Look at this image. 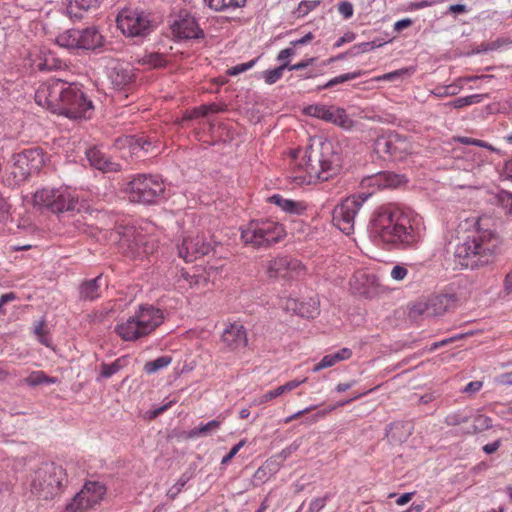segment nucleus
<instances>
[{
    "instance_id": "nucleus-60",
    "label": "nucleus",
    "mask_w": 512,
    "mask_h": 512,
    "mask_svg": "<svg viewBox=\"0 0 512 512\" xmlns=\"http://www.w3.org/2000/svg\"><path fill=\"white\" fill-rule=\"evenodd\" d=\"M356 39V34L354 32L348 31L344 33L342 37H340L334 44L335 48L341 47L345 43H350Z\"/></svg>"
},
{
    "instance_id": "nucleus-10",
    "label": "nucleus",
    "mask_w": 512,
    "mask_h": 512,
    "mask_svg": "<svg viewBox=\"0 0 512 512\" xmlns=\"http://www.w3.org/2000/svg\"><path fill=\"white\" fill-rule=\"evenodd\" d=\"M34 202L50 209L53 213L72 212L79 210L78 198L67 190L44 188L34 194Z\"/></svg>"
},
{
    "instance_id": "nucleus-34",
    "label": "nucleus",
    "mask_w": 512,
    "mask_h": 512,
    "mask_svg": "<svg viewBox=\"0 0 512 512\" xmlns=\"http://www.w3.org/2000/svg\"><path fill=\"white\" fill-rule=\"evenodd\" d=\"M24 382L30 387H36L41 384H54L57 378L46 375L43 371H33L24 379Z\"/></svg>"
},
{
    "instance_id": "nucleus-45",
    "label": "nucleus",
    "mask_w": 512,
    "mask_h": 512,
    "mask_svg": "<svg viewBox=\"0 0 512 512\" xmlns=\"http://www.w3.org/2000/svg\"><path fill=\"white\" fill-rule=\"evenodd\" d=\"M382 45L383 43L377 40H373L370 42H362L353 46V48L351 49V55L369 52L375 48L381 47Z\"/></svg>"
},
{
    "instance_id": "nucleus-32",
    "label": "nucleus",
    "mask_w": 512,
    "mask_h": 512,
    "mask_svg": "<svg viewBox=\"0 0 512 512\" xmlns=\"http://www.w3.org/2000/svg\"><path fill=\"white\" fill-rule=\"evenodd\" d=\"M78 29H69L56 37V43L64 48L79 49Z\"/></svg>"
},
{
    "instance_id": "nucleus-33",
    "label": "nucleus",
    "mask_w": 512,
    "mask_h": 512,
    "mask_svg": "<svg viewBox=\"0 0 512 512\" xmlns=\"http://www.w3.org/2000/svg\"><path fill=\"white\" fill-rule=\"evenodd\" d=\"M221 421L218 419L211 420L205 424H200L198 427L193 428L189 431V438H198L200 436H208L214 433L221 425Z\"/></svg>"
},
{
    "instance_id": "nucleus-22",
    "label": "nucleus",
    "mask_w": 512,
    "mask_h": 512,
    "mask_svg": "<svg viewBox=\"0 0 512 512\" xmlns=\"http://www.w3.org/2000/svg\"><path fill=\"white\" fill-rule=\"evenodd\" d=\"M79 49L94 50L103 45L104 37L96 27L78 30Z\"/></svg>"
},
{
    "instance_id": "nucleus-21",
    "label": "nucleus",
    "mask_w": 512,
    "mask_h": 512,
    "mask_svg": "<svg viewBox=\"0 0 512 512\" xmlns=\"http://www.w3.org/2000/svg\"><path fill=\"white\" fill-rule=\"evenodd\" d=\"M155 24L151 19L150 13L139 12L130 17V38L143 39L147 37L154 29Z\"/></svg>"
},
{
    "instance_id": "nucleus-40",
    "label": "nucleus",
    "mask_w": 512,
    "mask_h": 512,
    "mask_svg": "<svg viewBox=\"0 0 512 512\" xmlns=\"http://www.w3.org/2000/svg\"><path fill=\"white\" fill-rule=\"evenodd\" d=\"M10 208L11 206L8 201L0 195V224L6 226L8 231H12V226L9 224L13 223Z\"/></svg>"
},
{
    "instance_id": "nucleus-57",
    "label": "nucleus",
    "mask_w": 512,
    "mask_h": 512,
    "mask_svg": "<svg viewBox=\"0 0 512 512\" xmlns=\"http://www.w3.org/2000/svg\"><path fill=\"white\" fill-rule=\"evenodd\" d=\"M245 445V440H241L240 442H238L236 445H234L231 450L229 451V453L227 455H225L223 458H222V461H221V464L225 465V464H228L231 459L238 453V451Z\"/></svg>"
},
{
    "instance_id": "nucleus-62",
    "label": "nucleus",
    "mask_w": 512,
    "mask_h": 512,
    "mask_svg": "<svg viewBox=\"0 0 512 512\" xmlns=\"http://www.w3.org/2000/svg\"><path fill=\"white\" fill-rule=\"evenodd\" d=\"M501 202L507 212L512 215V193L503 192L501 195Z\"/></svg>"
},
{
    "instance_id": "nucleus-26",
    "label": "nucleus",
    "mask_w": 512,
    "mask_h": 512,
    "mask_svg": "<svg viewBox=\"0 0 512 512\" xmlns=\"http://www.w3.org/2000/svg\"><path fill=\"white\" fill-rule=\"evenodd\" d=\"M102 274L89 280L83 281L79 287V298L84 301H94L100 297V287L102 285Z\"/></svg>"
},
{
    "instance_id": "nucleus-8",
    "label": "nucleus",
    "mask_w": 512,
    "mask_h": 512,
    "mask_svg": "<svg viewBox=\"0 0 512 512\" xmlns=\"http://www.w3.org/2000/svg\"><path fill=\"white\" fill-rule=\"evenodd\" d=\"M164 191L163 181L158 176L143 174L130 180V202L153 204Z\"/></svg>"
},
{
    "instance_id": "nucleus-64",
    "label": "nucleus",
    "mask_w": 512,
    "mask_h": 512,
    "mask_svg": "<svg viewBox=\"0 0 512 512\" xmlns=\"http://www.w3.org/2000/svg\"><path fill=\"white\" fill-rule=\"evenodd\" d=\"M495 381L500 385H512V371L499 375Z\"/></svg>"
},
{
    "instance_id": "nucleus-44",
    "label": "nucleus",
    "mask_w": 512,
    "mask_h": 512,
    "mask_svg": "<svg viewBox=\"0 0 512 512\" xmlns=\"http://www.w3.org/2000/svg\"><path fill=\"white\" fill-rule=\"evenodd\" d=\"M189 480L190 476L187 473H183L177 482L169 488L167 491V496L172 500L175 499Z\"/></svg>"
},
{
    "instance_id": "nucleus-16",
    "label": "nucleus",
    "mask_w": 512,
    "mask_h": 512,
    "mask_svg": "<svg viewBox=\"0 0 512 512\" xmlns=\"http://www.w3.org/2000/svg\"><path fill=\"white\" fill-rule=\"evenodd\" d=\"M304 114L333 123L345 129L352 127L353 123L344 109L329 107L322 104L307 106L304 108Z\"/></svg>"
},
{
    "instance_id": "nucleus-52",
    "label": "nucleus",
    "mask_w": 512,
    "mask_h": 512,
    "mask_svg": "<svg viewBox=\"0 0 512 512\" xmlns=\"http://www.w3.org/2000/svg\"><path fill=\"white\" fill-rule=\"evenodd\" d=\"M319 4H320V1H318V0L302 1L297 8L298 16L307 15L310 11L314 10Z\"/></svg>"
},
{
    "instance_id": "nucleus-6",
    "label": "nucleus",
    "mask_w": 512,
    "mask_h": 512,
    "mask_svg": "<svg viewBox=\"0 0 512 512\" xmlns=\"http://www.w3.org/2000/svg\"><path fill=\"white\" fill-rule=\"evenodd\" d=\"M13 164L7 172L3 183L8 187H19L33 173H37L45 164L44 152L40 147L25 149L12 157Z\"/></svg>"
},
{
    "instance_id": "nucleus-28",
    "label": "nucleus",
    "mask_w": 512,
    "mask_h": 512,
    "mask_svg": "<svg viewBox=\"0 0 512 512\" xmlns=\"http://www.w3.org/2000/svg\"><path fill=\"white\" fill-rule=\"evenodd\" d=\"M203 2L214 12H230L244 7L247 0H203Z\"/></svg>"
},
{
    "instance_id": "nucleus-19",
    "label": "nucleus",
    "mask_w": 512,
    "mask_h": 512,
    "mask_svg": "<svg viewBox=\"0 0 512 512\" xmlns=\"http://www.w3.org/2000/svg\"><path fill=\"white\" fill-rule=\"evenodd\" d=\"M221 341L229 351H239L248 344L245 327L237 322L228 324L222 332Z\"/></svg>"
},
{
    "instance_id": "nucleus-37",
    "label": "nucleus",
    "mask_w": 512,
    "mask_h": 512,
    "mask_svg": "<svg viewBox=\"0 0 512 512\" xmlns=\"http://www.w3.org/2000/svg\"><path fill=\"white\" fill-rule=\"evenodd\" d=\"M153 148L152 143L143 137L131 136L130 135V154L136 155L139 152L143 151L145 153L149 152V150Z\"/></svg>"
},
{
    "instance_id": "nucleus-47",
    "label": "nucleus",
    "mask_w": 512,
    "mask_h": 512,
    "mask_svg": "<svg viewBox=\"0 0 512 512\" xmlns=\"http://www.w3.org/2000/svg\"><path fill=\"white\" fill-rule=\"evenodd\" d=\"M371 276L365 272H357L353 277V282H351V287L354 292L357 294H365L366 290L361 287L356 286L357 283L364 284V282H368Z\"/></svg>"
},
{
    "instance_id": "nucleus-39",
    "label": "nucleus",
    "mask_w": 512,
    "mask_h": 512,
    "mask_svg": "<svg viewBox=\"0 0 512 512\" xmlns=\"http://www.w3.org/2000/svg\"><path fill=\"white\" fill-rule=\"evenodd\" d=\"M171 361L172 358L170 356L158 357L157 359L147 362L144 365V371L147 374L156 373L157 371L166 368L168 365H170Z\"/></svg>"
},
{
    "instance_id": "nucleus-24",
    "label": "nucleus",
    "mask_w": 512,
    "mask_h": 512,
    "mask_svg": "<svg viewBox=\"0 0 512 512\" xmlns=\"http://www.w3.org/2000/svg\"><path fill=\"white\" fill-rule=\"evenodd\" d=\"M101 0H70L66 11L71 19H81L83 12L96 10L99 8Z\"/></svg>"
},
{
    "instance_id": "nucleus-50",
    "label": "nucleus",
    "mask_w": 512,
    "mask_h": 512,
    "mask_svg": "<svg viewBox=\"0 0 512 512\" xmlns=\"http://www.w3.org/2000/svg\"><path fill=\"white\" fill-rule=\"evenodd\" d=\"M336 363H338V361L336 360L334 354H328V355H325L319 363H317L314 367H313V372H319L320 370L322 369H325V368H328V367H332L334 366Z\"/></svg>"
},
{
    "instance_id": "nucleus-38",
    "label": "nucleus",
    "mask_w": 512,
    "mask_h": 512,
    "mask_svg": "<svg viewBox=\"0 0 512 512\" xmlns=\"http://www.w3.org/2000/svg\"><path fill=\"white\" fill-rule=\"evenodd\" d=\"M471 419V414L466 410H459L456 412L449 413L445 419L444 423L448 426H457L463 423L468 422Z\"/></svg>"
},
{
    "instance_id": "nucleus-31",
    "label": "nucleus",
    "mask_w": 512,
    "mask_h": 512,
    "mask_svg": "<svg viewBox=\"0 0 512 512\" xmlns=\"http://www.w3.org/2000/svg\"><path fill=\"white\" fill-rule=\"evenodd\" d=\"M286 309L306 318H313L317 313V308L314 305H306L302 302H298L296 299H288L286 302Z\"/></svg>"
},
{
    "instance_id": "nucleus-3",
    "label": "nucleus",
    "mask_w": 512,
    "mask_h": 512,
    "mask_svg": "<svg viewBox=\"0 0 512 512\" xmlns=\"http://www.w3.org/2000/svg\"><path fill=\"white\" fill-rule=\"evenodd\" d=\"M44 97L53 112L70 119H86L93 110L91 100H88L77 83H68L61 79H51L37 93L36 99Z\"/></svg>"
},
{
    "instance_id": "nucleus-53",
    "label": "nucleus",
    "mask_w": 512,
    "mask_h": 512,
    "mask_svg": "<svg viewBox=\"0 0 512 512\" xmlns=\"http://www.w3.org/2000/svg\"><path fill=\"white\" fill-rule=\"evenodd\" d=\"M338 12L345 18L350 19L353 16V4L349 1H341L337 4Z\"/></svg>"
},
{
    "instance_id": "nucleus-51",
    "label": "nucleus",
    "mask_w": 512,
    "mask_h": 512,
    "mask_svg": "<svg viewBox=\"0 0 512 512\" xmlns=\"http://www.w3.org/2000/svg\"><path fill=\"white\" fill-rule=\"evenodd\" d=\"M331 498L330 494H326L321 498L311 500L308 512H320L326 505V502Z\"/></svg>"
},
{
    "instance_id": "nucleus-4",
    "label": "nucleus",
    "mask_w": 512,
    "mask_h": 512,
    "mask_svg": "<svg viewBox=\"0 0 512 512\" xmlns=\"http://www.w3.org/2000/svg\"><path fill=\"white\" fill-rule=\"evenodd\" d=\"M499 245L500 239L496 233L477 229L455 247V263L465 269L486 266L493 262Z\"/></svg>"
},
{
    "instance_id": "nucleus-29",
    "label": "nucleus",
    "mask_w": 512,
    "mask_h": 512,
    "mask_svg": "<svg viewBox=\"0 0 512 512\" xmlns=\"http://www.w3.org/2000/svg\"><path fill=\"white\" fill-rule=\"evenodd\" d=\"M306 379L303 380H291L285 383L284 385L278 386L273 390L267 391L265 394H263L259 400V404L266 403L278 396H281L282 394L286 392H290L294 389H296L298 386H300L302 383H304Z\"/></svg>"
},
{
    "instance_id": "nucleus-63",
    "label": "nucleus",
    "mask_w": 512,
    "mask_h": 512,
    "mask_svg": "<svg viewBox=\"0 0 512 512\" xmlns=\"http://www.w3.org/2000/svg\"><path fill=\"white\" fill-rule=\"evenodd\" d=\"M333 354H334L336 360L338 362H340V361H343V360L350 359L351 356H352V350L349 349V348L344 347V348L340 349L339 351H337V352H335Z\"/></svg>"
},
{
    "instance_id": "nucleus-59",
    "label": "nucleus",
    "mask_w": 512,
    "mask_h": 512,
    "mask_svg": "<svg viewBox=\"0 0 512 512\" xmlns=\"http://www.w3.org/2000/svg\"><path fill=\"white\" fill-rule=\"evenodd\" d=\"M172 404H173V401H170L165 405H162L153 410H150L146 413V417L150 420L155 419L157 416H159L160 414L165 412L167 409H169Z\"/></svg>"
},
{
    "instance_id": "nucleus-46",
    "label": "nucleus",
    "mask_w": 512,
    "mask_h": 512,
    "mask_svg": "<svg viewBox=\"0 0 512 512\" xmlns=\"http://www.w3.org/2000/svg\"><path fill=\"white\" fill-rule=\"evenodd\" d=\"M282 76L283 72L278 67L274 69L265 70L262 72V78L268 85L276 83L278 80L282 78Z\"/></svg>"
},
{
    "instance_id": "nucleus-11",
    "label": "nucleus",
    "mask_w": 512,
    "mask_h": 512,
    "mask_svg": "<svg viewBox=\"0 0 512 512\" xmlns=\"http://www.w3.org/2000/svg\"><path fill=\"white\" fill-rule=\"evenodd\" d=\"M106 487L98 481H88L65 506L64 512H87L101 503Z\"/></svg>"
},
{
    "instance_id": "nucleus-17",
    "label": "nucleus",
    "mask_w": 512,
    "mask_h": 512,
    "mask_svg": "<svg viewBox=\"0 0 512 512\" xmlns=\"http://www.w3.org/2000/svg\"><path fill=\"white\" fill-rule=\"evenodd\" d=\"M213 249L211 242H208L203 235L185 237L177 246L179 257L186 262H192L199 257L208 255Z\"/></svg>"
},
{
    "instance_id": "nucleus-1",
    "label": "nucleus",
    "mask_w": 512,
    "mask_h": 512,
    "mask_svg": "<svg viewBox=\"0 0 512 512\" xmlns=\"http://www.w3.org/2000/svg\"><path fill=\"white\" fill-rule=\"evenodd\" d=\"M370 238L389 249H412L421 241V225L417 217L392 206H381L370 219Z\"/></svg>"
},
{
    "instance_id": "nucleus-20",
    "label": "nucleus",
    "mask_w": 512,
    "mask_h": 512,
    "mask_svg": "<svg viewBox=\"0 0 512 512\" xmlns=\"http://www.w3.org/2000/svg\"><path fill=\"white\" fill-rule=\"evenodd\" d=\"M181 276L191 288H206L216 280L218 269L213 266L194 268L192 272L183 271Z\"/></svg>"
},
{
    "instance_id": "nucleus-42",
    "label": "nucleus",
    "mask_w": 512,
    "mask_h": 512,
    "mask_svg": "<svg viewBox=\"0 0 512 512\" xmlns=\"http://www.w3.org/2000/svg\"><path fill=\"white\" fill-rule=\"evenodd\" d=\"M116 29L124 36L128 32V6L121 8L115 17Z\"/></svg>"
},
{
    "instance_id": "nucleus-36",
    "label": "nucleus",
    "mask_w": 512,
    "mask_h": 512,
    "mask_svg": "<svg viewBox=\"0 0 512 512\" xmlns=\"http://www.w3.org/2000/svg\"><path fill=\"white\" fill-rule=\"evenodd\" d=\"M127 363V356H122L110 364L103 363L101 376L104 378H109L115 373H117L120 369L124 368L127 365Z\"/></svg>"
},
{
    "instance_id": "nucleus-58",
    "label": "nucleus",
    "mask_w": 512,
    "mask_h": 512,
    "mask_svg": "<svg viewBox=\"0 0 512 512\" xmlns=\"http://www.w3.org/2000/svg\"><path fill=\"white\" fill-rule=\"evenodd\" d=\"M301 443H302L301 438L294 440L289 446H287L286 448H284L281 451V455L284 458L289 457L292 453L296 452L300 448Z\"/></svg>"
},
{
    "instance_id": "nucleus-48",
    "label": "nucleus",
    "mask_w": 512,
    "mask_h": 512,
    "mask_svg": "<svg viewBox=\"0 0 512 512\" xmlns=\"http://www.w3.org/2000/svg\"><path fill=\"white\" fill-rule=\"evenodd\" d=\"M430 93L438 98L453 96L457 94V87L453 85L437 86Z\"/></svg>"
},
{
    "instance_id": "nucleus-25",
    "label": "nucleus",
    "mask_w": 512,
    "mask_h": 512,
    "mask_svg": "<svg viewBox=\"0 0 512 512\" xmlns=\"http://www.w3.org/2000/svg\"><path fill=\"white\" fill-rule=\"evenodd\" d=\"M268 202L277 205L282 211L293 215H302L307 208L304 202L286 199L280 194L270 196Z\"/></svg>"
},
{
    "instance_id": "nucleus-23",
    "label": "nucleus",
    "mask_w": 512,
    "mask_h": 512,
    "mask_svg": "<svg viewBox=\"0 0 512 512\" xmlns=\"http://www.w3.org/2000/svg\"><path fill=\"white\" fill-rule=\"evenodd\" d=\"M86 157L90 165L98 170H102L104 172L120 170L119 164L110 161V159L107 158L101 150L95 147L86 151Z\"/></svg>"
},
{
    "instance_id": "nucleus-61",
    "label": "nucleus",
    "mask_w": 512,
    "mask_h": 512,
    "mask_svg": "<svg viewBox=\"0 0 512 512\" xmlns=\"http://www.w3.org/2000/svg\"><path fill=\"white\" fill-rule=\"evenodd\" d=\"M316 61V58L315 57H311V58H307V59H304L296 64H293L291 67H290V71H299V70H303L305 68H307L308 66L314 64V62Z\"/></svg>"
},
{
    "instance_id": "nucleus-35",
    "label": "nucleus",
    "mask_w": 512,
    "mask_h": 512,
    "mask_svg": "<svg viewBox=\"0 0 512 512\" xmlns=\"http://www.w3.org/2000/svg\"><path fill=\"white\" fill-rule=\"evenodd\" d=\"M364 73L365 72L362 70H357V71L348 72V73L336 76V77L330 79L327 83L318 86L317 90L328 89V88L334 87L336 85L345 83L347 81L354 80V79L362 76Z\"/></svg>"
},
{
    "instance_id": "nucleus-18",
    "label": "nucleus",
    "mask_w": 512,
    "mask_h": 512,
    "mask_svg": "<svg viewBox=\"0 0 512 512\" xmlns=\"http://www.w3.org/2000/svg\"><path fill=\"white\" fill-rule=\"evenodd\" d=\"M171 28L173 34L179 39H202L205 36L195 17L188 13L180 15Z\"/></svg>"
},
{
    "instance_id": "nucleus-5",
    "label": "nucleus",
    "mask_w": 512,
    "mask_h": 512,
    "mask_svg": "<svg viewBox=\"0 0 512 512\" xmlns=\"http://www.w3.org/2000/svg\"><path fill=\"white\" fill-rule=\"evenodd\" d=\"M285 236L283 225L271 219H254L240 227L242 243L256 249L269 248Z\"/></svg>"
},
{
    "instance_id": "nucleus-13",
    "label": "nucleus",
    "mask_w": 512,
    "mask_h": 512,
    "mask_svg": "<svg viewBox=\"0 0 512 512\" xmlns=\"http://www.w3.org/2000/svg\"><path fill=\"white\" fill-rule=\"evenodd\" d=\"M162 313L152 306H141L138 313L130 318V341L138 340L151 333L162 323Z\"/></svg>"
},
{
    "instance_id": "nucleus-49",
    "label": "nucleus",
    "mask_w": 512,
    "mask_h": 512,
    "mask_svg": "<svg viewBox=\"0 0 512 512\" xmlns=\"http://www.w3.org/2000/svg\"><path fill=\"white\" fill-rule=\"evenodd\" d=\"M258 58L252 59L246 63H241L236 66H233L227 70V74L229 76H236L240 73H243L249 69H251L257 62Z\"/></svg>"
},
{
    "instance_id": "nucleus-15",
    "label": "nucleus",
    "mask_w": 512,
    "mask_h": 512,
    "mask_svg": "<svg viewBox=\"0 0 512 512\" xmlns=\"http://www.w3.org/2000/svg\"><path fill=\"white\" fill-rule=\"evenodd\" d=\"M457 297L455 294H440L433 296L424 303L414 305L410 310V315L416 317L424 315L425 317L441 316L447 311L456 307Z\"/></svg>"
},
{
    "instance_id": "nucleus-2",
    "label": "nucleus",
    "mask_w": 512,
    "mask_h": 512,
    "mask_svg": "<svg viewBox=\"0 0 512 512\" xmlns=\"http://www.w3.org/2000/svg\"><path fill=\"white\" fill-rule=\"evenodd\" d=\"M294 163L290 178L298 185L327 181L337 175L341 169V156L336 146L328 140L321 141L317 147L309 146L302 159Z\"/></svg>"
},
{
    "instance_id": "nucleus-41",
    "label": "nucleus",
    "mask_w": 512,
    "mask_h": 512,
    "mask_svg": "<svg viewBox=\"0 0 512 512\" xmlns=\"http://www.w3.org/2000/svg\"><path fill=\"white\" fill-rule=\"evenodd\" d=\"M33 332L41 344L46 347L51 346L50 339L48 337V331L46 329V321L44 318L35 323Z\"/></svg>"
},
{
    "instance_id": "nucleus-30",
    "label": "nucleus",
    "mask_w": 512,
    "mask_h": 512,
    "mask_svg": "<svg viewBox=\"0 0 512 512\" xmlns=\"http://www.w3.org/2000/svg\"><path fill=\"white\" fill-rule=\"evenodd\" d=\"M110 79L115 89L125 93V97H128L126 89L128 86V73L123 65H116L112 68L110 73Z\"/></svg>"
},
{
    "instance_id": "nucleus-9",
    "label": "nucleus",
    "mask_w": 512,
    "mask_h": 512,
    "mask_svg": "<svg viewBox=\"0 0 512 512\" xmlns=\"http://www.w3.org/2000/svg\"><path fill=\"white\" fill-rule=\"evenodd\" d=\"M367 198V194L347 197L334 208L332 213L333 224L344 234H352L354 231L355 217Z\"/></svg>"
},
{
    "instance_id": "nucleus-54",
    "label": "nucleus",
    "mask_w": 512,
    "mask_h": 512,
    "mask_svg": "<svg viewBox=\"0 0 512 512\" xmlns=\"http://www.w3.org/2000/svg\"><path fill=\"white\" fill-rule=\"evenodd\" d=\"M208 115V107L206 105H202L200 107L194 108L191 111L187 112L183 117V120H192L199 117H205Z\"/></svg>"
},
{
    "instance_id": "nucleus-12",
    "label": "nucleus",
    "mask_w": 512,
    "mask_h": 512,
    "mask_svg": "<svg viewBox=\"0 0 512 512\" xmlns=\"http://www.w3.org/2000/svg\"><path fill=\"white\" fill-rule=\"evenodd\" d=\"M374 150L384 159L402 160L412 152V146L406 136L389 133L375 140Z\"/></svg>"
},
{
    "instance_id": "nucleus-27",
    "label": "nucleus",
    "mask_w": 512,
    "mask_h": 512,
    "mask_svg": "<svg viewBox=\"0 0 512 512\" xmlns=\"http://www.w3.org/2000/svg\"><path fill=\"white\" fill-rule=\"evenodd\" d=\"M401 183L402 176L388 171L379 172L371 178V185L380 189L397 187Z\"/></svg>"
},
{
    "instance_id": "nucleus-14",
    "label": "nucleus",
    "mask_w": 512,
    "mask_h": 512,
    "mask_svg": "<svg viewBox=\"0 0 512 512\" xmlns=\"http://www.w3.org/2000/svg\"><path fill=\"white\" fill-rule=\"evenodd\" d=\"M264 268L269 279L283 278L291 280L305 274L303 264L299 260L289 256H279L268 260Z\"/></svg>"
},
{
    "instance_id": "nucleus-56",
    "label": "nucleus",
    "mask_w": 512,
    "mask_h": 512,
    "mask_svg": "<svg viewBox=\"0 0 512 512\" xmlns=\"http://www.w3.org/2000/svg\"><path fill=\"white\" fill-rule=\"evenodd\" d=\"M407 274V268L402 265H395L391 270V277L397 281L403 280L407 276Z\"/></svg>"
},
{
    "instance_id": "nucleus-55",
    "label": "nucleus",
    "mask_w": 512,
    "mask_h": 512,
    "mask_svg": "<svg viewBox=\"0 0 512 512\" xmlns=\"http://www.w3.org/2000/svg\"><path fill=\"white\" fill-rule=\"evenodd\" d=\"M443 106L448 107V108L461 109L465 106H470V105H469L467 96H464V97H459L455 100L449 101L447 103H444Z\"/></svg>"
},
{
    "instance_id": "nucleus-7",
    "label": "nucleus",
    "mask_w": 512,
    "mask_h": 512,
    "mask_svg": "<svg viewBox=\"0 0 512 512\" xmlns=\"http://www.w3.org/2000/svg\"><path fill=\"white\" fill-rule=\"evenodd\" d=\"M67 482L65 470L54 462L42 463L34 472L31 491L49 500L59 495Z\"/></svg>"
},
{
    "instance_id": "nucleus-43",
    "label": "nucleus",
    "mask_w": 512,
    "mask_h": 512,
    "mask_svg": "<svg viewBox=\"0 0 512 512\" xmlns=\"http://www.w3.org/2000/svg\"><path fill=\"white\" fill-rule=\"evenodd\" d=\"M492 427V419L485 415H476L473 419L472 431L480 433Z\"/></svg>"
}]
</instances>
